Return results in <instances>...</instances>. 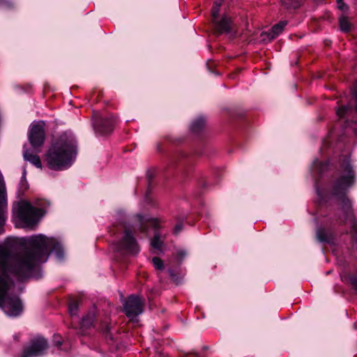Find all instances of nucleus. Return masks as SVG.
Listing matches in <instances>:
<instances>
[{"label": "nucleus", "mask_w": 357, "mask_h": 357, "mask_svg": "<svg viewBox=\"0 0 357 357\" xmlns=\"http://www.w3.org/2000/svg\"><path fill=\"white\" fill-rule=\"evenodd\" d=\"M333 167L335 172L329 182L331 195L340 206L345 220H351V235L357 234V220L353 213L351 201L348 197L350 188L357 180L356 167L351 162L350 154H341Z\"/></svg>", "instance_id": "1"}, {"label": "nucleus", "mask_w": 357, "mask_h": 357, "mask_svg": "<svg viewBox=\"0 0 357 357\" xmlns=\"http://www.w3.org/2000/svg\"><path fill=\"white\" fill-rule=\"evenodd\" d=\"M162 222L163 220L158 216V256L162 255L167 248L165 243V235L160 231ZM187 255L188 252L185 250H178L175 255L172 253L166 260L158 257V278L160 279L161 284H167L168 280L176 285L182 282V278L178 271Z\"/></svg>", "instance_id": "2"}, {"label": "nucleus", "mask_w": 357, "mask_h": 357, "mask_svg": "<svg viewBox=\"0 0 357 357\" xmlns=\"http://www.w3.org/2000/svg\"><path fill=\"white\" fill-rule=\"evenodd\" d=\"M75 154L76 149L73 141L62 136L51 144L44 158L50 169L60 170L70 165Z\"/></svg>", "instance_id": "3"}, {"label": "nucleus", "mask_w": 357, "mask_h": 357, "mask_svg": "<svg viewBox=\"0 0 357 357\" xmlns=\"http://www.w3.org/2000/svg\"><path fill=\"white\" fill-rule=\"evenodd\" d=\"M30 243L32 250L22 253L15 259V265L11 268L14 273L20 275L31 269L49 248V240L41 236L31 238Z\"/></svg>", "instance_id": "4"}, {"label": "nucleus", "mask_w": 357, "mask_h": 357, "mask_svg": "<svg viewBox=\"0 0 357 357\" xmlns=\"http://www.w3.org/2000/svg\"><path fill=\"white\" fill-rule=\"evenodd\" d=\"M8 250L0 245V307H3L10 315H17L22 311V304L17 297H6L8 290V280L6 275L8 268L6 265Z\"/></svg>", "instance_id": "5"}, {"label": "nucleus", "mask_w": 357, "mask_h": 357, "mask_svg": "<svg viewBox=\"0 0 357 357\" xmlns=\"http://www.w3.org/2000/svg\"><path fill=\"white\" fill-rule=\"evenodd\" d=\"M42 215L41 210L33 207L26 201H21L18 204V216L25 227L36 225Z\"/></svg>", "instance_id": "6"}, {"label": "nucleus", "mask_w": 357, "mask_h": 357, "mask_svg": "<svg viewBox=\"0 0 357 357\" xmlns=\"http://www.w3.org/2000/svg\"><path fill=\"white\" fill-rule=\"evenodd\" d=\"M220 4L213 5L211 8V18L213 25L214 33L220 36L222 33H229L231 31L232 21L230 17L223 16L218 20Z\"/></svg>", "instance_id": "7"}, {"label": "nucleus", "mask_w": 357, "mask_h": 357, "mask_svg": "<svg viewBox=\"0 0 357 357\" xmlns=\"http://www.w3.org/2000/svg\"><path fill=\"white\" fill-rule=\"evenodd\" d=\"M123 312L130 319L142 312V303L138 296L131 295L123 303Z\"/></svg>", "instance_id": "8"}, {"label": "nucleus", "mask_w": 357, "mask_h": 357, "mask_svg": "<svg viewBox=\"0 0 357 357\" xmlns=\"http://www.w3.org/2000/svg\"><path fill=\"white\" fill-rule=\"evenodd\" d=\"M44 127L45 123L40 121L33 125L30 130L29 140L33 149L40 148L44 144L45 139Z\"/></svg>", "instance_id": "9"}, {"label": "nucleus", "mask_w": 357, "mask_h": 357, "mask_svg": "<svg viewBox=\"0 0 357 357\" xmlns=\"http://www.w3.org/2000/svg\"><path fill=\"white\" fill-rule=\"evenodd\" d=\"M47 347V342L44 338L33 340L29 346L24 349L22 357H34L40 355Z\"/></svg>", "instance_id": "10"}, {"label": "nucleus", "mask_w": 357, "mask_h": 357, "mask_svg": "<svg viewBox=\"0 0 357 357\" xmlns=\"http://www.w3.org/2000/svg\"><path fill=\"white\" fill-rule=\"evenodd\" d=\"M47 347V342L44 338L33 340L29 346L24 349L22 357H34L40 355Z\"/></svg>", "instance_id": "11"}, {"label": "nucleus", "mask_w": 357, "mask_h": 357, "mask_svg": "<svg viewBox=\"0 0 357 357\" xmlns=\"http://www.w3.org/2000/svg\"><path fill=\"white\" fill-rule=\"evenodd\" d=\"M120 246L121 249L126 250L130 254L137 252L138 246L130 229H125L124 236L121 241Z\"/></svg>", "instance_id": "12"}, {"label": "nucleus", "mask_w": 357, "mask_h": 357, "mask_svg": "<svg viewBox=\"0 0 357 357\" xmlns=\"http://www.w3.org/2000/svg\"><path fill=\"white\" fill-rule=\"evenodd\" d=\"M199 214L195 215L192 217V214H180L176 218V223L172 229L174 235H178L183 229L184 222H186L189 225H193L195 221L199 219Z\"/></svg>", "instance_id": "13"}, {"label": "nucleus", "mask_w": 357, "mask_h": 357, "mask_svg": "<svg viewBox=\"0 0 357 357\" xmlns=\"http://www.w3.org/2000/svg\"><path fill=\"white\" fill-rule=\"evenodd\" d=\"M287 21H280L272 26L268 32H262L261 36L266 43H269L275 39L287 26Z\"/></svg>", "instance_id": "14"}, {"label": "nucleus", "mask_w": 357, "mask_h": 357, "mask_svg": "<svg viewBox=\"0 0 357 357\" xmlns=\"http://www.w3.org/2000/svg\"><path fill=\"white\" fill-rule=\"evenodd\" d=\"M317 238L320 243L333 244L334 235L331 230H326L324 227H319L317 229Z\"/></svg>", "instance_id": "15"}, {"label": "nucleus", "mask_w": 357, "mask_h": 357, "mask_svg": "<svg viewBox=\"0 0 357 357\" xmlns=\"http://www.w3.org/2000/svg\"><path fill=\"white\" fill-rule=\"evenodd\" d=\"M205 123L206 118L204 116H198L191 123V132L195 135H199L204 130Z\"/></svg>", "instance_id": "16"}, {"label": "nucleus", "mask_w": 357, "mask_h": 357, "mask_svg": "<svg viewBox=\"0 0 357 357\" xmlns=\"http://www.w3.org/2000/svg\"><path fill=\"white\" fill-rule=\"evenodd\" d=\"M313 167L317 173L319 177L321 178L323 174L327 172L331 167V166L328 160L320 161L317 159L313 162Z\"/></svg>", "instance_id": "17"}, {"label": "nucleus", "mask_w": 357, "mask_h": 357, "mask_svg": "<svg viewBox=\"0 0 357 357\" xmlns=\"http://www.w3.org/2000/svg\"><path fill=\"white\" fill-rule=\"evenodd\" d=\"M97 123L100 132L109 133L112 130L114 121L112 118H100Z\"/></svg>", "instance_id": "18"}, {"label": "nucleus", "mask_w": 357, "mask_h": 357, "mask_svg": "<svg viewBox=\"0 0 357 357\" xmlns=\"http://www.w3.org/2000/svg\"><path fill=\"white\" fill-rule=\"evenodd\" d=\"M179 157V162L185 168L183 174L188 176L190 171V165L192 162V158L185 153H181Z\"/></svg>", "instance_id": "19"}, {"label": "nucleus", "mask_w": 357, "mask_h": 357, "mask_svg": "<svg viewBox=\"0 0 357 357\" xmlns=\"http://www.w3.org/2000/svg\"><path fill=\"white\" fill-rule=\"evenodd\" d=\"M353 112L352 106L350 105H340L336 110L337 116L342 119H345L346 122H349V116Z\"/></svg>", "instance_id": "20"}, {"label": "nucleus", "mask_w": 357, "mask_h": 357, "mask_svg": "<svg viewBox=\"0 0 357 357\" xmlns=\"http://www.w3.org/2000/svg\"><path fill=\"white\" fill-rule=\"evenodd\" d=\"M24 158L26 160L30 162L38 168H42V162L40 157L38 155L26 150L24 151Z\"/></svg>", "instance_id": "21"}, {"label": "nucleus", "mask_w": 357, "mask_h": 357, "mask_svg": "<svg viewBox=\"0 0 357 357\" xmlns=\"http://www.w3.org/2000/svg\"><path fill=\"white\" fill-rule=\"evenodd\" d=\"M340 29L342 31L348 33L351 29V24L347 17L342 15L339 18Z\"/></svg>", "instance_id": "22"}, {"label": "nucleus", "mask_w": 357, "mask_h": 357, "mask_svg": "<svg viewBox=\"0 0 357 357\" xmlns=\"http://www.w3.org/2000/svg\"><path fill=\"white\" fill-rule=\"evenodd\" d=\"M342 280L347 283L352 285L354 290L357 291V273H346L342 278Z\"/></svg>", "instance_id": "23"}, {"label": "nucleus", "mask_w": 357, "mask_h": 357, "mask_svg": "<svg viewBox=\"0 0 357 357\" xmlns=\"http://www.w3.org/2000/svg\"><path fill=\"white\" fill-rule=\"evenodd\" d=\"M282 2L288 9H297L301 5V0H282Z\"/></svg>", "instance_id": "24"}, {"label": "nucleus", "mask_w": 357, "mask_h": 357, "mask_svg": "<svg viewBox=\"0 0 357 357\" xmlns=\"http://www.w3.org/2000/svg\"><path fill=\"white\" fill-rule=\"evenodd\" d=\"M227 112L231 119H243L244 118V113L242 111L229 109Z\"/></svg>", "instance_id": "25"}, {"label": "nucleus", "mask_w": 357, "mask_h": 357, "mask_svg": "<svg viewBox=\"0 0 357 357\" xmlns=\"http://www.w3.org/2000/svg\"><path fill=\"white\" fill-rule=\"evenodd\" d=\"M79 303L77 301H71L69 303V312L71 316H75L77 314Z\"/></svg>", "instance_id": "26"}, {"label": "nucleus", "mask_w": 357, "mask_h": 357, "mask_svg": "<svg viewBox=\"0 0 357 357\" xmlns=\"http://www.w3.org/2000/svg\"><path fill=\"white\" fill-rule=\"evenodd\" d=\"M5 185L2 178L0 177V204L5 202Z\"/></svg>", "instance_id": "27"}, {"label": "nucleus", "mask_w": 357, "mask_h": 357, "mask_svg": "<svg viewBox=\"0 0 357 357\" xmlns=\"http://www.w3.org/2000/svg\"><path fill=\"white\" fill-rule=\"evenodd\" d=\"M197 184L199 188H200L202 190L200 193H202L204 190H206L208 188V182L204 177H201L199 178V180L197 181Z\"/></svg>", "instance_id": "28"}, {"label": "nucleus", "mask_w": 357, "mask_h": 357, "mask_svg": "<svg viewBox=\"0 0 357 357\" xmlns=\"http://www.w3.org/2000/svg\"><path fill=\"white\" fill-rule=\"evenodd\" d=\"M337 8L342 12H347L349 10V6L344 2V0H336Z\"/></svg>", "instance_id": "29"}, {"label": "nucleus", "mask_w": 357, "mask_h": 357, "mask_svg": "<svg viewBox=\"0 0 357 357\" xmlns=\"http://www.w3.org/2000/svg\"><path fill=\"white\" fill-rule=\"evenodd\" d=\"M351 96L355 102V111L357 112V82L351 90Z\"/></svg>", "instance_id": "30"}, {"label": "nucleus", "mask_w": 357, "mask_h": 357, "mask_svg": "<svg viewBox=\"0 0 357 357\" xmlns=\"http://www.w3.org/2000/svg\"><path fill=\"white\" fill-rule=\"evenodd\" d=\"M93 316L91 315L82 319V325L85 327H89L92 324Z\"/></svg>", "instance_id": "31"}, {"label": "nucleus", "mask_w": 357, "mask_h": 357, "mask_svg": "<svg viewBox=\"0 0 357 357\" xmlns=\"http://www.w3.org/2000/svg\"><path fill=\"white\" fill-rule=\"evenodd\" d=\"M316 192L321 202H325V193L316 185Z\"/></svg>", "instance_id": "32"}, {"label": "nucleus", "mask_w": 357, "mask_h": 357, "mask_svg": "<svg viewBox=\"0 0 357 357\" xmlns=\"http://www.w3.org/2000/svg\"><path fill=\"white\" fill-rule=\"evenodd\" d=\"M351 247L353 249L357 250V234L351 235Z\"/></svg>", "instance_id": "33"}, {"label": "nucleus", "mask_w": 357, "mask_h": 357, "mask_svg": "<svg viewBox=\"0 0 357 357\" xmlns=\"http://www.w3.org/2000/svg\"><path fill=\"white\" fill-rule=\"evenodd\" d=\"M4 6L10 8L11 7L12 5L8 0H0V6Z\"/></svg>", "instance_id": "34"}, {"label": "nucleus", "mask_w": 357, "mask_h": 357, "mask_svg": "<svg viewBox=\"0 0 357 357\" xmlns=\"http://www.w3.org/2000/svg\"><path fill=\"white\" fill-rule=\"evenodd\" d=\"M207 67L212 73H215L216 75H219V73H216L215 70L212 67L210 66L209 61L207 62Z\"/></svg>", "instance_id": "35"}, {"label": "nucleus", "mask_w": 357, "mask_h": 357, "mask_svg": "<svg viewBox=\"0 0 357 357\" xmlns=\"http://www.w3.org/2000/svg\"><path fill=\"white\" fill-rule=\"evenodd\" d=\"M151 245L153 248L156 247V239L155 237L151 241Z\"/></svg>", "instance_id": "36"}, {"label": "nucleus", "mask_w": 357, "mask_h": 357, "mask_svg": "<svg viewBox=\"0 0 357 357\" xmlns=\"http://www.w3.org/2000/svg\"><path fill=\"white\" fill-rule=\"evenodd\" d=\"M61 340H55V344L57 346V347H60L61 345Z\"/></svg>", "instance_id": "37"}, {"label": "nucleus", "mask_w": 357, "mask_h": 357, "mask_svg": "<svg viewBox=\"0 0 357 357\" xmlns=\"http://www.w3.org/2000/svg\"><path fill=\"white\" fill-rule=\"evenodd\" d=\"M331 42L330 40H326L325 41V45L326 46H329L331 45Z\"/></svg>", "instance_id": "38"}, {"label": "nucleus", "mask_w": 357, "mask_h": 357, "mask_svg": "<svg viewBox=\"0 0 357 357\" xmlns=\"http://www.w3.org/2000/svg\"><path fill=\"white\" fill-rule=\"evenodd\" d=\"M152 261L155 265H156V257H153Z\"/></svg>", "instance_id": "39"}, {"label": "nucleus", "mask_w": 357, "mask_h": 357, "mask_svg": "<svg viewBox=\"0 0 357 357\" xmlns=\"http://www.w3.org/2000/svg\"><path fill=\"white\" fill-rule=\"evenodd\" d=\"M219 4H220V5H221V4H222V3H221V2H218V1H215V2L213 3V5H219Z\"/></svg>", "instance_id": "40"}, {"label": "nucleus", "mask_w": 357, "mask_h": 357, "mask_svg": "<svg viewBox=\"0 0 357 357\" xmlns=\"http://www.w3.org/2000/svg\"><path fill=\"white\" fill-rule=\"evenodd\" d=\"M157 149H158V152L160 151V146L158 144Z\"/></svg>", "instance_id": "41"}, {"label": "nucleus", "mask_w": 357, "mask_h": 357, "mask_svg": "<svg viewBox=\"0 0 357 357\" xmlns=\"http://www.w3.org/2000/svg\"><path fill=\"white\" fill-rule=\"evenodd\" d=\"M354 132H355V133H356V132H357V130H356V128H354Z\"/></svg>", "instance_id": "42"}, {"label": "nucleus", "mask_w": 357, "mask_h": 357, "mask_svg": "<svg viewBox=\"0 0 357 357\" xmlns=\"http://www.w3.org/2000/svg\"><path fill=\"white\" fill-rule=\"evenodd\" d=\"M157 344H158V346L159 344H160V342H159V340H158V339Z\"/></svg>", "instance_id": "43"}, {"label": "nucleus", "mask_w": 357, "mask_h": 357, "mask_svg": "<svg viewBox=\"0 0 357 357\" xmlns=\"http://www.w3.org/2000/svg\"><path fill=\"white\" fill-rule=\"evenodd\" d=\"M208 349V347H204V349Z\"/></svg>", "instance_id": "44"}, {"label": "nucleus", "mask_w": 357, "mask_h": 357, "mask_svg": "<svg viewBox=\"0 0 357 357\" xmlns=\"http://www.w3.org/2000/svg\"><path fill=\"white\" fill-rule=\"evenodd\" d=\"M195 355L196 356H198V354H197V353H195Z\"/></svg>", "instance_id": "45"}]
</instances>
